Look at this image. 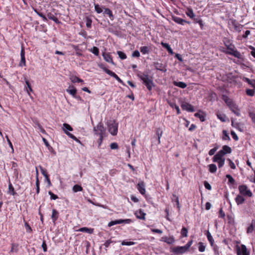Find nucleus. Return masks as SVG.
<instances>
[{"label": "nucleus", "instance_id": "f257e3e1", "mask_svg": "<svg viewBox=\"0 0 255 255\" xmlns=\"http://www.w3.org/2000/svg\"><path fill=\"white\" fill-rule=\"evenodd\" d=\"M137 76L142 81L143 84L145 85L149 91H151L152 89V88L154 86V84L152 78H150L147 73H141L138 74Z\"/></svg>", "mask_w": 255, "mask_h": 255}, {"label": "nucleus", "instance_id": "f03ea898", "mask_svg": "<svg viewBox=\"0 0 255 255\" xmlns=\"http://www.w3.org/2000/svg\"><path fill=\"white\" fill-rule=\"evenodd\" d=\"M63 129L64 132L70 138L74 140L75 141L80 142V141L77 138V137L72 134V133L69 132L68 131H72L73 128L71 127L70 125L68 124L64 123L63 125Z\"/></svg>", "mask_w": 255, "mask_h": 255}, {"label": "nucleus", "instance_id": "7ed1b4c3", "mask_svg": "<svg viewBox=\"0 0 255 255\" xmlns=\"http://www.w3.org/2000/svg\"><path fill=\"white\" fill-rule=\"evenodd\" d=\"M222 52L226 54L232 55L238 59H242V55L238 51L236 47L229 50H222Z\"/></svg>", "mask_w": 255, "mask_h": 255}, {"label": "nucleus", "instance_id": "20e7f679", "mask_svg": "<svg viewBox=\"0 0 255 255\" xmlns=\"http://www.w3.org/2000/svg\"><path fill=\"white\" fill-rule=\"evenodd\" d=\"M239 190L240 193L243 196L251 197L253 195L252 192L250 190L248 189L246 185H240L239 186Z\"/></svg>", "mask_w": 255, "mask_h": 255}, {"label": "nucleus", "instance_id": "39448f33", "mask_svg": "<svg viewBox=\"0 0 255 255\" xmlns=\"http://www.w3.org/2000/svg\"><path fill=\"white\" fill-rule=\"evenodd\" d=\"M94 131L95 134L103 136L105 132V129L101 123H99L96 127H94Z\"/></svg>", "mask_w": 255, "mask_h": 255}, {"label": "nucleus", "instance_id": "423d86ee", "mask_svg": "<svg viewBox=\"0 0 255 255\" xmlns=\"http://www.w3.org/2000/svg\"><path fill=\"white\" fill-rule=\"evenodd\" d=\"M109 131L113 135H117L118 132V124L115 122L110 123L109 125Z\"/></svg>", "mask_w": 255, "mask_h": 255}, {"label": "nucleus", "instance_id": "0eeeda50", "mask_svg": "<svg viewBox=\"0 0 255 255\" xmlns=\"http://www.w3.org/2000/svg\"><path fill=\"white\" fill-rule=\"evenodd\" d=\"M181 107L183 110H185L188 112H193L195 111L194 107L192 105L185 102H184L181 104Z\"/></svg>", "mask_w": 255, "mask_h": 255}, {"label": "nucleus", "instance_id": "6e6552de", "mask_svg": "<svg viewBox=\"0 0 255 255\" xmlns=\"http://www.w3.org/2000/svg\"><path fill=\"white\" fill-rule=\"evenodd\" d=\"M237 255H250V253L247 251L246 246L244 245H242L240 248H237Z\"/></svg>", "mask_w": 255, "mask_h": 255}, {"label": "nucleus", "instance_id": "1a4fd4ad", "mask_svg": "<svg viewBox=\"0 0 255 255\" xmlns=\"http://www.w3.org/2000/svg\"><path fill=\"white\" fill-rule=\"evenodd\" d=\"M172 251L176 254H183L187 251L184 246H178L173 248Z\"/></svg>", "mask_w": 255, "mask_h": 255}, {"label": "nucleus", "instance_id": "9d476101", "mask_svg": "<svg viewBox=\"0 0 255 255\" xmlns=\"http://www.w3.org/2000/svg\"><path fill=\"white\" fill-rule=\"evenodd\" d=\"M224 155L222 151H218L213 157V161L216 162L218 161H221L222 160H225V158L224 157Z\"/></svg>", "mask_w": 255, "mask_h": 255}, {"label": "nucleus", "instance_id": "9b49d317", "mask_svg": "<svg viewBox=\"0 0 255 255\" xmlns=\"http://www.w3.org/2000/svg\"><path fill=\"white\" fill-rule=\"evenodd\" d=\"M229 108L237 116L240 117L241 116L240 110L236 103L231 105Z\"/></svg>", "mask_w": 255, "mask_h": 255}, {"label": "nucleus", "instance_id": "f8f14e48", "mask_svg": "<svg viewBox=\"0 0 255 255\" xmlns=\"http://www.w3.org/2000/svg\"><path fill=\"white\" fill-rule=\"evenodd\" d=\"M232 126L236 128L240 131H244V127L243 124L240 123L235 122L233 120H231Z\"/></svg>", "mask_w": 255, "mask_h": 255}, {"label": "nucleus", "instance_id": "ddd939ff", "mask_svg": "<svg viewBox=\"0 0 255 255\" xmlns=\"http://www.w3.org/2000/svg\"><path fill=\"white\" fill-rule=\"evenodd\" d=\"M154 66L155 68L157 70H159L164 72L166 71V69L165 68V66L161 63L155 62H154Z\"/></svg>", "mask_w": 255, "mask_h": 255}, {"label": "nucleus", "instance_id": "4468645a", "mask_svg": "<svg viewBox=\"0 0 255 255\" xmlns=\"http://www.w3.org/2000/svg\"><path fill=\"white\" fill-rule=\"evenodd\" d=\"M135 215L137 218L141 220H145L146 214L143 212L142 209H139L136 211Z\"/></svg>", "mask_w": 255, "mask_h": 255}, {"label": "nucleus", "instance_id": "2eb2a0df", "mask_svg": "<svg viewBox=\"0 0 255 255\" xmlns=\"http://www.w3.org/2000/svg\"><path fill=\"white\" fill-rule=\"evenodd\" d=\"M137 188L140 194L144 195L145 193V185L143 182H139L137 185Z\"/></svg>", "mask_w": 255, "mask_h": 255}, {"label": "nucleus", "instance_id": "dca6fc26", "mask_svg": "<svg viewBox=\"0 0 255 255\" xmlns=\"http://www.w3.org/2000/svg\"><path fill=\"white\" fill-rule=\"evenodd\" d=\"M172 20L177 23L180 24L181 25H184L185 23L189 22L186 21L185 20L176 16H172Z\"/></svg>", "mask_w": 255, "mask_h": 255}, {"label": "nucleus", "instance_id": "f3484780", "mask_svg": "<svg viewBox=\"0 0 255 255\" xmlns=\"http://www.w3.org/2000/svg\"><path fill=\"white\" fill-rule=\"evenodd\" d=\"M66 92L74 97L77 94V89L72 85L70 86L69 88L66 89Z\"/></svg>", "mask_w": 255, "mask_h": 255}, {"label": "nucleus", "instance_id": "a211bd4d", "mask_svg": "<svg viewBox=\"0 0 255 255\" xmlns=\"http://www.w3.org/2000/svg\"><path fill=\"white\" fill-rule=\"evenodd\" d=\"M103 56L106 61H107V62L112 63L113 64H114L112 56L110 54V53H103Z\"/></svg>", "mask_w": 255, "mask_h": 255}, {"label": "nucleus", "instance_id": "6ab92c4d", "mask_svg": "<svg viewBox=\"0 0 255 255\" xmlns=\"http://www.w3.org/2000/svg\"><path fill=\"white\" fill-rule=\"evenodd\" d=\"M162 240L168 244H172L175 242V239L173 236L162 237Z\"/></svg>", "mask_w": 255, "mask_h": 255}, {"label": "nucleus", "instance_id": "aec40b11", "mask_svg": "<svg viewBox=\"0 0 255 255\" xmlns=\"http://www.w3.org/2000/svg\"><path fill=\"white\" fill-rule=\"evenodd\" d=\"M245 200V199L243 196L241 195H238L235 198L236 202L238 205L244 203Z\"/></svg>", "mask_w": 255, "mask_h": 255}, {"label": "nucleus", "instance_id": "412c9836", "mask_svg": "<svg viewBox=\"0 0 255 255\" xmlns=\"http://www.w3.org/2000/svg\"><path fill=\"white\" fill-rule=\"evenodd\" d=\"M140 51L142 54H148L150 52V48L148 46H141L140 48Z\"/></svg>", "mask_w": 255, "mask_h": 255}, {"label": "nucleus", "instance_id": "4be33fe9", "mask_svg": "<svg viewBox=\"0 0 255 255\" xmlns=\"http://www.w3.org/2000/svg\"><path fill=\"white\" fill-rule=\"evenodd\" d=\"M104 14L108 15L109 16L111 20H114V16L113 14V12H112V10L110 9H109V8H105V10L104 11Z\"/></svg>", "mask_w": 255, "mask_h": 255}, {"label": "nucleus", "instance_id": "5701e85b", "mask_svg": "<svg viewBox=\"0 0 255 255\" xmlns=\"http://www.w3.org/2000/svg\"><path fill=\"white\" fill-rule=\"evenodd\" d=\"M220 151H222L225 155L226 154L231 153L232 149L228 145H224L222 147V149L220 150Z\"/></svg>", "mask_w": 255, "mask_h": 255}, {"label": "nucleus", "instance_id": "b1692460", "mask_svg": "<svg viewBox=\"0 0 255 255\" xmlns=\"http://www.w3.org/2000/svg\"><path fill=\"white\" fill-rule=\"evenodd\" d=\"M103 70L104 71L107 73L108 74V75H110L111 76L114 77V78H115L116 80L118 78H119V77L114 72L110 70L109 69L106 68H103Z\"/></svg>", "mask_w": 255, "mask_h": 255}, {"label": "nucleus", "instance_id": "393cba45", "mask_svg": "<svg viewBox=\"0 0 255 255\" xmlns=\"http://www.w3.org/2000/svg\"><path fill=\"white\" fill-rule=\"evenodd\" d=\"M78 231L81 232H86L90 234H91L94 232V229L92 228H88L87 227H83L81 228L78 230Z\"/></svg>", "mask_w": 255, "mask_h": 255}, {"label": "nucleus", "instance_id": "a878e982", "mask_svg": "<svg viewBox=\"0 0 255 255\" xmlns=\"http://www.w3.org/2000/svg\"><path fill=\"white\" fill-rule=\"evenodd\" d=\"M255 229V220L252 221L251 225L248 228L247 232V233H251Z\"/></svg>", "mask_w": 255, "mask_h": 255}, {"label": "nucleus", "instance_id": "bb28decb", "mask_svg": "<svg viewBox=\"0 0 255 255\" xmlns=\"http://www.w3.org/2000/svg\"><path fill=\"white\" fill-rule=\"evenodd\" d=\"M173 84L174 85L182 89L185 88L187 87V84L183 82L174 81Z\"/></svg>", "mask_w": 255, "mask_h": 255}, {"label": "nucleus", "instance_id": "cd10ccee", "mask_svg": "<svg viewBox=\"0 0 255 255\" xmlns=\"http://www.w3.org/2000/svg\"><path fill=\"white\" fill-rule=\"evenodd\" d=\"M163 134V131L160 128H157L156 129V135L157 136L158 143H160V138Z\"/></svg>", "mask_w": 255, "mask_h": 255}, {"label": "nucleus", "instance_id": "c85d7f7f", "mask_svg": "<svg viewBox=\"0 0 255 255\" xmlns=\"http://www.w3.org/2000/svg\"><path fill=\"white\" fill-rule=\"evenodd\" d=\"M47 17L51 20H53L56 23H59L60 21L58 19V18L52 13L51 12H49L47 14Z\"/></svg>", "mask_w": 255, "mask_h": 255}, {"label": "nucleus", "instance_id": "c756f323", "mask_svg": "<svg viewBox=\"0 0 255 255\" xmlns=\"http://www.w3.org/2000/svg\"><path fill=\"white\" fill-rule=\"evenodd\" d=\"M58 212L55 209L52 210V213L51 216V218L52 219L53 222L54 223L58 218Z\"/></svg>", "mask_w": 255, "mask_h": 255}, {"label": "nucleus", "instance_id": "7c9ffc66", "mask_svg": "<svg viewBox=\"0 0 255 255\" xmlns=\"http://www.w3.org/2000/svg\"><path fill=\"white\" fill-rule=\"evenodd\" d=\"M18 245L17 244H15V243L11 244V250H10L9 253H17L18 251Z\"/></svg>", "mask_w": 255, "mask_h": 255}, {"label": "nucleus", "instance_id": "2f4dec72", "mask_svg": "<svg viewBox=\"0 0 255 255\" xmlns=\"http://www.w3.org/2000/svg\"><path fill=\"white\" fill-rule=\"evenodd\" d=\"M168 103L169 104L170 106L172 108H174L176 110L177 114L179 115L180 114V110L179 106H178L175 103L168 102Z\"/></svg>", "mask_w": 255, "mask_h": 255}, {"label": "nucleus", "instance_id": "473e14b6", "mask_svg": "<svg viewBox=\"0 0 255 255\" xmlns=\"http://www.w3.org/2000/svg\"><path fill=\"white\" fill-rule=\"evenodd\" d=\"M70 80L72 82L75 83H81L83 82V80L79 78H78L77 76H72L70 77Z\"/></svg>", "mask_w": 255, "mask_h": 255}, {"label": "nucleus", "instance_id": "72a5a7b5", "mask_svg": "<svg viewBox=\"0 0 255 255\" xmlns=\"http://www.w3.org/2000/svg\"><path fill=\"white\" fill-rule=\"evenodd\" d=\"M207 237L208 240L210 242L211 246H213L214 243V240L211 233L208 231L207 232Z\"/></svg>", "mask_w": 255, "mask_h": 255}, {"label": "nucleus", "instance_id": "f704fd0d", "mask_svg": "<svg viewBox=\"0 0 255 255\" xmlns=\"http://www.w3.org/2000/svg\"><path fill=\"white\" fill-rule=\"evenodd\" d=\"M224 101L229 107L235 103L232 99H230L228 97L224 98Z\"/></svg>", "mask_w": 255, "mask_h": 255}, {"label": "nucleus", "instance_id": "c9c22d12", "mask_svg": "<svg viewBox=\"0 0 255 255\" xmlns=\"http://www.w3.org/2000/svg\"><path fill=\"white\" fill-rule=\"evenodd\" d=\"M25 83L26 85V87H25V88L26 89V91L28 93V94L30 96V92H32V89L31 88V85L29 81L27 80H25Z\"/></svg>", "mask_w": 255, "mask_h": 255}, {"label": "nucleus", "instance_id": "e433bc0d", "mask_svg": "<svg viewBox=\"0 0 255 255\" xmlns=\"http://www.w3.org/2000/svg\"><path fill=\"white\" fill-rule=\"evenodd\" d=\"M218 118L222 122H225L227 120V117L224 114L219 113L217 115Z\"/></svg>", "mask_w": 255, "mask_h": 255}, {"label": "nucleus", "instance_id": "4c0bfd02", "mask_svg": "<svg viewBox=\"0 0 255 255\" xmlns=\"http://www.w3.org/2000/svg\"><path fill=\"white\" fill-rule=\"evenodd\" d=\"M217 166L215 164H211L209 165V170L211 173H215L217 171Z\"/></svg>", "mask_w": 255, "mask_h": 255}, {"label": "nucleus", "instance_id": "58836bf2", "mask_svg": "<svg viewBox=\"0 0 255 255\" xmlns=\"http://www.w3.org/2000/svg\"><path fill=\"white\" fill-rule=\"evenodd\" d=\"M186 14L189 17L191 18H193L195 17V14L193 12V10L191 8H188L186 11Z\"/></svg>", "mask_w": 255, "mask_h": 255}, {"label": "nucleus", "instance_id": "ea45409f", "mask_svg": "<svg viewBox=\"0 0 255 255\" xmlns=\"http://www.w3.org/2000/svg\"><path fill=\"white\" fill-rule=\"evenodd\" d=\"M132 222V221L131 219H120L118 220V223L119 224H130Z\"/></svg>", "mask_w": 255, "mask_h": 255}, {"label": "nucleus", "instance_id": "a19ab883", "mask_svg": "<svg viewBox=\"0 0 255 255\" xmlns=\"http://www.w3.org/2000/svg\"><path fill=\"white\" fill-rule=\"evenodd\" d=\"M223 137H222V139L223 140H231V138L229 135V134L228 133L227 131L225 130H224L223 131Z\"/></svg>", "mask_w": 255, "mask_h": 255}, {"label": "nucleus", "instance_id": "79ce46f5", "mask_svg": "<svg viewBox=\"0 0 255 255\" xmlns=\"http://www.w3.org/2000/svg\"><path fill=\"white\" fill-rule=\"evenodd\" d=\"M8 193L12 195L16 194V192L14 191V188L10 183L8 185Z\"/></svg>", "mask_w": 255, "mask_h": 255}, {"label": "nucleus", "instance_id": "37998d69", "mask_svg": "<svg viewBox=\"0 0 255 255\" xmlns=\"http://www.w3.org/2000/svg\"><path fill=\"white\" fill-rule=\"evenodd\" d=\"M82 190H83V188L81 186H80L79 185L76 184V185H75L73 187V191L74 192H79V191H82Z\"/></svg>", "mask_w": 255, "mask_h": 255}, {"label": "nucleus", "instance_id": "c03bdc74", "mask_svg": "<svg viewBox=\"0 0 255 255\" xmlns=\"http://www.w3.org/2000/svg\"><path fill=\"white\" fill-rule=\"evenodd\" d=\"M206 247L202 242H199L198 244V250L200 252H203L205 250Z\"/></svg>", "mask_w": 255, "mask_h": 255}, {"label": "nucleus", "instance_id": "a18cd8bd", "mask_svg": "<svg viewBox=\"0 0 255 255\" xmlns=\"http://www.w3.org/2000/svg\"><path fill=\"white\" fill-rule=\"evenodd\" d=\"M181 234L182 237H186L188 235V229L185 227H183L181 231Z\"/></svg>", "mask_w": 255, "mask_h": 255}, {"label": "nucleus", "instance_id": "49530a36", "mask_svg": "<svg viewBox=\"0 0 255 255\" xmlns=\"http://www.w3.org/2000/svg\"><path fill=\"white\" fill-rule=\"evenodd\" d=\"M91 52H92L96 56H98L99 53V48L97 47L94 46L90 50Z\"/></svg>", "mask_w": 255, "mask_h": 255}, {"label": "nucleus", "instance_id": "de8ad7c7", "mask_svg": "<svg viewBox=\"0 0 255 255\" xmlns=\"http://www.w3.org/2000/svg\"><path fill=\"white\" fill-rule=\"evenodd\" d=\"M117 53L119 56V57L122 59V60H124V59H125L127 58V55L126 54L124 53L122 51H118L117 52Z\"/></svg>", "mask_w": 255, "mask_h": 255}, {"label": "nucleus", "instance_id": "09e8293b", "mask_svg": "<svg viewBox=\"0 0 255 255\" xmlns=\"http://www.w3.org/2000/svg\"><path fill=\"white\" fill-rule=\"evenodd\" d=\"M194 116L195 117L198 118L201 122H204L205 120V117L199 113H195Z\"/></svg>", "mask_w": 255, "mask_h": 255}, {"label": "nucleus", "instance_id": "8fccbe9b", "mask_svg": "<svg viewBox=\"0 0 255 255\" xmlns=\"http://www.w3.org/2000/svg\"><path fill=\"white\" fill-rule=\"evenodd\" d=\"M95 11L98 13H101L103 11L102 8L98 4H94Z\"/></svg>", "mask_w": 255, "mask_h": 255}, {"label": "nucleus", "instance_id": "3c124183", "mask_svg": "<svg viewBox=\"0 0 255 255\" xmlns=\"http://www.w3.org/2000/svg\"><path fill=\"white\" fill-rule=\"evenodd\" d=\"M92 19L89 17H87L86 20V26L88 28H91L92 26Z\"/></svg>", "mask_w": 255, "mask_h": 255}, {"label": "nucleus", "instance_id": "603ef678", "mask_svg": "<svg viewBox=\"0 0 255 255\" xmlns=\"http://www.w3.org/2000/svg\"><path fill=\"white\" fill-rule=\"evenodd\" d=\"M226 178L228 179L229 183L234 184L235 183V180L232 177V176L230 174H227L226 176Z\"/></svg>", "mask_w": 255, "mask_h": 255}, {"label": "nucleus", "instance_id": "864d4df0", "mask_svg": "<svg viewBox=\"0 0 255 255\" xmlns=\"http://www.w3.org/2000/svg\"><path fill=\"white\" fill-rule=\"evenodd\" d=\"M255 91L254 90L248 89L246 90V94L249 96H254L255 95Z\"/></svg>", "mask_w": 255, "mask_h": 255}, {"label": "nucleus", "instance_id": "5fc2aeb1", "mask_svg": "<svg viewBox=\"0 0 255 255\" xmlns=\"http://www.w3.org/2000/svg\"><path fill=\"white\" fill-rule=\"evenodd\" d=\"M49 195L50 196V199L51 200H56L58 198V197L57 195H55L52 191H49L48 192Z\"/></svg>", "mask_w": 255, "mask_h": 255}, {"label": "nucleus", "instance_id": "6e6d98bb", "mask_svg": "<svg viewBox=\"0 0 255 255\" xmlns=\"http://www.w3.org/2000/svg\"><path fill=\"white\" fill-rule=\"evenodd\" d=\"M135 244L134 242H127L126 241H123L122 242V246H131Z\"/></svg>", "mask_w": 255, "mask_h": 255}, {"label": "nucleus", "instance_id": "4d7b16f0", "mask_svg": "<svg viewBox=\"0 0 255 255\" xmlns=\"http://www.w3.org/2000/svg\"><path fill=\"white\" fill-rule=\"evenodd\" d=\"M24 226L26 228V232L27 233H31L32 232V230L31 228L29 225L28 223H27L26 222H25V223H24Z\"/></svg>", "mask_w": 255, "mask_h": 255}, {"label": "nucleus", "instance_id": "13d9d810", "mask_svg": "<svg viewBox=\"0 0 255 255\" xmlns=\"http://www.w3.org/2000/svg\"><path fill=\"white\" fill-rule=\"evenodd\" d=\"M40 169L42 174L44 176V177H46V176H48V174L47 172V170L43 168L41 166H40Z\"/></svg>", "mask_w": 255, "mask_h": 255}, {"label": "nucleus", "instance_id": "bf43d9fd", "mask_svg": "<svg viewBox=\"0 0 255 255\" xmlns=\"http://www.w3.org/2000/svg\"><path fill=\"white\" fill-rule=\"evenodd\" d=\"M114 242L112 241V240L110 239L105 242V243L104 244V246H105L106 248H109L111 244L114 243Z\"/></svg>", "mask_w": 255, "mask_h": 255}, {"label": "nucleus", "instance_id": "052dcab7", "mask_svg": "<svg viewBox=\"0 0 255 255\" xmlns=\"http://www.w3.org/2000/svg\"><path fill=\"white\" fill-rule=\"evenodd\" d=\"M5 137L6 138L7 143H8L9 147L11 148V149L12 150V152H14V149H13V145H12V144L11 142L10 141V140L9 139V138H8L7 135H6Z\"/></svg>", "mask_w": 255, "mask_h": 255}, {"label": "nucleus", "instance_id": "680f3d73", "mask_svg": "<svg viewBox=\"0 0 255 255\" xmlns=\"http://www.w3.org/2000/svg\"><path fill=\"white\" fill-rule=\"evenodd\" d=\"M36 193L38 194L40 191V187H39V181L38 178H37L36 180Z\"/></svg>", "mask_w": 255, "mask_h": 255}, {"label": "nucleus", "instance_id": "e2e57ef3", "mask_svg": "<svg viewBox=\"0 0 255 255\" xmlns=\"http://www.w3.org/2000/svg\"><path fill=\"white\" fill-rule=\"evenodd\" d=\"M249 116L251 118L253 123L255 125V113L254 112H250Z\"/></svg>", "mask_w": 255, "mask_h": 255}, {"label": "nucleus", "instance_id": "0e129e2a", "mask_svg": "<svg viewBox=\"0 0 255 255\" xmlns=\"http://www.w3.org/2000/svg\"><path fill=\"white\" fill-rule=\"evenodd\" d=\"M26 65V61L25 57H21V60L19 63V66L22 67L23 66H25Z\"/></svg>", "mask_w": 255, "mask_h": 255}, {"label": "nucleus", "instance_id": "69168bd1", "mask_svg": "<svg viewBox=\"0 0 255 255\" xmlns=\"http://www.w3.org/2000/svg\"><path fill=\"white\" fill-rule=\"evenodd\" d=\"M110 147L112 149H118L119 146L116 142H113L110 144Z\"/></svg>", "mask_w": 255, "mask_h": 255}, {"label": "nucleus", "instance_id": "338daca9", "mask_svg": "<svg viewBox=\"0 0 255 255\" xmlns=\"http://www.w3.org/2000/svg\"><path fill=\"white\" fill-rule=\"evenodd\" d=\"M228 161L229 162V165L230 167L233 169H235L236 168V165L235 163L229 158L228 159Z\"/></svg>", "mask_w": 255, "mask_h": 255}, {"label": "nucleus", "instance_id": "774afa93", "mask_svg": "<svg viewBox=\"0 0 255 255\" xmlns=\"http://www.w3.org/2000/svg\"><path fill=\"white\" fill-rule=\"evenodd\" d=\"M250 48L252 50L251 52V55L255 58V48L252 46H250Z\"/></svg>", "mask_w": 255, "mask_h": 255}]
</instances>
